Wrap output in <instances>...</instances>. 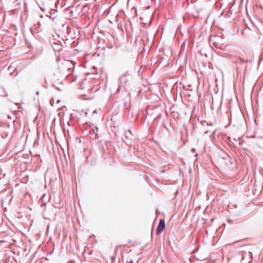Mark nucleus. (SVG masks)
<instances>
[{
  "label": "nucleus",
  "mask_w": 263,
  "mask_h": 263,
  "mask_svg": "<svg viewBox=\"0 0 263 263\" xmlns=\"http://www.w3.org/2000/svg\"><path fill=\"white\" fill-rule=\"evenodd\" d=\"M165 228V220L164 219H160L159 224L156 229V234L157 235H160Z\"/></svg>",
  "instance_id": "nucleus-1"
},
{
  "label": "nucleus",
  "mask_w": 263,
  "mask_h": 263,
  "mask_svg": "<svg viewBox=\"0 0 263 263\" xmlns=\"http://www.w3.org/2000/svg\"><path fill=\"white\" fill-rule=\"evenodd\" d=\"M222 158L225 160L226 165H229L232 164L231 157L227 153H225Z\"/></svg>",
  "instance_id": "nucleus-2"
},
{
  "label": "nucleus",
  "mask_w": 263,
  "mask_h": 263,
  "mask_svg": "<svg viewBox=\"0 0 263 263\" xmlns=\"http://www.w3.org/2000/svg\"><path fill=\"white\" fill-rule=\"evenodd\" d=\"M91 128V132H92L94 134H95V136L97 137L98 136V128L97 126H94L93 124L92 125H90Z\"/></svg>",
  "instance_id": "nucleus-3"
},
{
  "label": "nucleus",
  "mask_w": 263,
  "mask_h": 263,
  "mask_svg": "<svg viewBox=\"0 0 263 263\" xmlns=\"http://www.w3.org/2000/svg\"><path fill=\"white\" fill-rule=\"evenodd\" d=\"M132 136V133L130 130H128L127 132H125V137L126 138V139H131V137Z\"/></svg>",
  "instance_id": "nucleus-4"
},
{
  "label": "nucleus",
  "mask_w": 263,
  "mask_h": 263,
  "mask_svg": "<svg viewBox=\"0 0 263 263\" xmlns=\"http://www.w3.org/2000/svg\"><path fill=\"white\" fill-rule=\"evenodd\" d=\"M92 91L93 90L94 92H96L99 90V87H97V85H94V87L92 88Z\"/></svg>",
  "instance_id": "nucleus-5"
},
{
  "label": "nucleus",
  "mask_w": 263,
  "mask_h": 263,
  "mask_svg": "<svg viewBox=\"0 0 263 263\" xmlns=\"http://www.w3.org/2000/svg\"><path fill=\"white\" fill-rule=\"evenodd\" d=\"M262 60H263V54L261 53L259 57L258 64H260Z\"/></svg>",
  "instance_id": "nucleus-6"
},
{
  "label": "nucleus",
  "mask_w": 263,
  "mask_h": 263,
  "mask_svg": "<svg viewBox=\"0 0 263 263\" xmlns=\"http://www.w3.org/2000/svg\"><path fill=\"white\" fill-rule=\"evenodd\" d=\"M99 33H100V43H101V36H104V33L102 31H100Z\"/></svg>",
  "instance_id": "nucleus-7"
},
{
  "label": "nucleus",
  "mask_w": 263,
  "mask_h": 263,
  "mask_svg": "<svg viewBox=\"0 0 263 263\" xmlns=\"http://www.w3.org/2000/svg\"><path fill=\"white\" fill-rule=\"evenodd\" d=\"M2 95H3V96H7V94H6V90L4 88H2Z\"/></svg>",
  "instance_id": "nucleus-8"
},
{
  "label": "nucleus",
  "mask_w": 263,
  "mask_h": 263,
  "mask_svg": "<svg viewBox=\"0 0 263 263\" xmlns=\"http://www.w3.org/2000/svg\"><path fill=\"white\" fill-rule=\"evenodd\" d=\"M120 80L121 81L124 80L125 83H126V81H127L126 79H125V77H122L120 78Z\"/></svg>",
  "instance_id": "nucleus-9"
},
{
  "label": "nucleus",
  "mask_w": 263,
  "mask_h": 263,
  "mask_svg": "<svg viewBox=\"0 0 263 263\" xmlns=\"http://www.w3.org/2000/svg\"><path fill=\"white\" fill-rule=\"evenodd\" d=\"M120 87H121V86H120V84H119V86H118V89H117L116 92L118 93V92H120Z\"/></svg>",
  "instance_id": "nucleus-10"
},
{
  "label": "nucleus",
  "mask_w": 263,
  "mask_h": 263,
  "mask_svg": "<svg viewBox=\"0 0 263 263\" xmlns=\"http://www.w3.org/2000/svg\"><path fill=\"white\" fill-rule=\"evenodd\" d=\"M213 45L217 48H218L219 47H218V44L217 43H213Z\"/></svg>",
  "instance_id": "nucleus-11"
},
{
  "label": "nucleus",
  "mask_w": 263,
  "mask_h": 263,
  "mask_svg": "<svg viewBox=\"0 0 263 263\" xmlns=\"http://www.w3.org/2000/svg\"><path fill=\"white\" fill-rule=\"evenodd\" d=\"M227 222L230 223V224H232L233 221H232V220L230 219H227Z\"/></svg>",
  "instance_id": "nucleus-12"
},
{
  "label": "nucleus",
  "mask_w": 263,
  "mask_h": 263,
  "mask_svg": "<svg viewBox=\"0 0 263 263\" xmlns=\"http://www.w3.org/2000/svg\"><path fill=\"white\" fill-rule=\"evenodd\" d=\"M161 116V114H158V116H157V117L155 119V120H156L157 119L160 118Z\"/></svg>",
  "instance_id": "nucleus-13"
},
{
  "label": "nucleus",
  "mask_w": 263,
  "mask_h": 263,
  "mask_svg": "<svg viewBox=\"0 0 263 263\" xmlns=\"http://www.w3.org/2000/svg\"><path fill=\"white\" fill-rule=\"evenodd\" d=\"M163 127L165 128L167 130H168L167 127L166 126V125L164 124V123H163Z\"/></svg>",
  "instance_id": "nucleus-14"
},
{
  "label": "nucleus",
  "mask_w": 263,
  "mask_h": 263,
  "mask_svg": "<svg viewBox=\"0 0 263 263\" xmlns=\"http://www.w3.org/2000/svg\"><path fill=\"white\" fill-rule=\"evenodd\" d=\"M106 47H108V49H110L112 48V45H109V46L108 45H106Z\"/></svg>",
  "instance_id": "nucleus-15"
},
{
  "label": "nucleus",
  "mask_w": 263,
  "mask_h": 263,
  "mask_svg": "<svg viewBox=\"0 0 263 263\" xmlns=\"http://www.w3.org/2000/svg\"><path fill=\"white\" fill-rule=\"evenodd\" d=\"M104 77H105V78L106 79V82H107V73H105L104 74Z\"/></svg>",
  "instance_id": "nucleus-16"
},
{
  "label": "nucleus",
  "mask_w": 263,
  "mask_h": 263,
  "mask_svg": "<svg viewBox=\"0 0 263 263\" xmlns=\"http://www.w3.org/2000/svg\"><path fill=\"white\" fill-rule=\"evenodd\" d=\"M195 151H196V149H195L194 148H192L191 149V152H192V153H195Z\"/></svg>",
  "instance_id": "nucleus-17"
},
{
  "label": "nucleus",
  "mask_w": 263,
  "mask_h": 263,
  "mask_svg": "<svg viewBox=\"0 0 263 263\" xmlns=\"http://www.w3.org/2000/svg\"><path fill=\"white\" fill-rule=\"evenodd\" d=\"M97 109H95L93 111V114H97Z\"/></svg>",
  "instance_id": "nucleus-18"
},
{
  "label": "nucleus",
  "mask_w": 263,
  "mask_h": 263,
  "mask_svg": "<svg viewBox=\"0 0 263 263\" xmlns=\"http://www.w3.org/2000/svg\"><path fill=\"white\" fill-rule=\"evenodd\" d=\"M105 48H106V47L105 46H103L102 48V50H104Z\"/></svg>",
  "instance_id": "nucleus-19"
},
{
  "label": "nucleus",
  "mask_w": 263,
  "mask_h": 263,
  "mask_svg": "<svg viewBox=\"0 0 263 263\" xmlns=\"http://www.w3.org/2000/svg\"><path fill=\"white\" fill-rule=\"evenodd\" d=\"M98 29H99V27H97V26H96L95 28V30H98Z\"/></svg>",
  "instance_id": "nucleus-20"
},
{
  "label": "nucleus",
  "mask_w": 263,
  "mask_h": 263,
  "mask_svg": "<svg viewBox=\"0 0 263 263\" xmlns=\"http://www.w3.org/2000/svg\"><path fill=\"white\" fill-rule=\"evenodd\" d=\"M127 263H133V261L132 260H131L129 262L127 261Z\"/></svg>",
  "instance_id": "nucleus-21"
},
{
  "label": "nucleus",
  "mask_w": 263,
  "mask_h": 263,
  "mask_svg": "<svg viewBox=\"0 0 263 263\" xmlns=\"http://www.w3.org/2000/svg\"><path fill=\"white\" fill-rule=\"evenodd\" d=\"M102 41L103 42V43H104H104H105V39H102Z\"/></svg>",
  "instance_id": "nucleus-22"
},
{
  "label": "nucleus",
  "mask_w": 263,
  "mask_h": 263,
  "mask_svg": "<svg viewBox=\"0 0 263 263\" xmlns=\"http://www.w3.org/2000/svg\"><path fill=\"white\" fill-rule=\"evenodd\" d=\"M11 68V66H10L8 67V70H9V71H10Z\"/></svg>",
  "instance_id": "nucleus-23"
},
{
  "label": "nucleus",
  "mask_w": 263,
  "mask_h": 263,
  "mask_svg": "<svg viewBox=\"0 0 263 263\" xmlns=\"http://www.w3.org/2000/svg\"><path fill=\"white\" fill-rule=\"evenodd\" d=\"M100 71H101L102 73H103V70L102 69H100Z\"/></svg>",
  "instance_id": "nucleus-24"
},
{
  "label": "nucleus",
  "mask_w": 263,
  "mask_h": 263,
  "mask_svg": "<svg viewBox=\"0 0 263 263\" xmlns=\"http://www.w3.org/2000/svg\"><path fill=\"white\" fill-rule=\"evenodd\" d=\"M36 95H39V91H37V92H36Z\"/></svg>",
  "instance_id": "nucleus-25"
},
{
  "label": "nucleus",
  "mask_w": 263,
  "mask_h": 263,
  "mask_svg": "<svg viewBox=\"0 0 263 263\" xmlns=\"http://www.w3.org/2000/svg\"><path fill=\"white\" fill-rule=\"evenodd\" d=\"M108 36H110L111 35L109 33H107Z\"/></svg>",
  "instance_id": "nucleus-26"
},
{
  "label": "nucleus",
  "mask_w": 263,
  "mask_h": 263,
  "mask_svg": "<svg viewBox=\"0 0 263 263\" xmlns=\"http://www.w3.org/2000/svg\"><path fill=\"white\" fill-rule=\"evenodd\" d=\"M168 244H169L170 245V244H171V242H170V240H168Z\"/></svg>",
  "instance_id": "nucleus-27"
},
{
  "label": "nucleus",
  "mask_w": 263,
  "mask_h": 263,
  "mask_svg": "<svg viewBox=\"0 0 263 263\" xmlns=\"http://www.w3.org/2000/svg\"><path fill=\"white\" fill-rule=\"evenodd\" d=\"M10 71H12V69H10ZM12 72L10 71V74H12Z\"/></svg>",
  "instance_id": "nucleus-28"
},
{
  "label": "nucleus",
  "mask_w": 263,
  "mask_h": 263,
  "mask_svg": "<svg viewBox=\"0 0 263 263\" xmlns=\"http://www.w3.org/2000/svg\"><path fill=\"white\" fill-rule=\"evenodd\" d=\"M99 23V18L97 20V23Z\"/></svg>",
  "instance_id": "nucleus-29"
},
{
  "label": "nucleus",
  "mask_w": 263,
  "mask_h": 263,
  "mask_svg": "<svg viewBox=\"0 0 263 263\" xmlns=\"http://www.w3.org/2000/svg\"><path fill=\"white\" fill-rule=\"evenodd\" d=\"M100 85H101V83H100ZM99 88H101V86H99Z\"/></svg>",
  "instance_id": "nucleus-30"
},
{
  "label": "nucleus",
  "mask_w": 263,
  "mask_h": 263,
  "mask_svg": "<svg viewBox=\"0 0 263 263\" xmlns=\"http://www.w3.org/2000/svg\"><path fill=\"white\" fill-rule=\"evenodd\" d=\"M102 55H103V56H104V53H102Z\"/></svg>",
  "instance_id": "nucleus-31"
},
{
  "label": "nucleus",
  "mask_w": 263,
  "mask_h": 263,
  "mask_svg": "<svg viewBox=\"0 0 263 263\" xmlns=\"http://www.w3.org/2000/svg\"><path fill=\"white\" fill-rule=\"evenodd\" d=\"M197 155H198V154H196V155H195V156H196V157H197Z\"/></svg>",
  "instance_id": "nucleus-32"
}]
</instances>
